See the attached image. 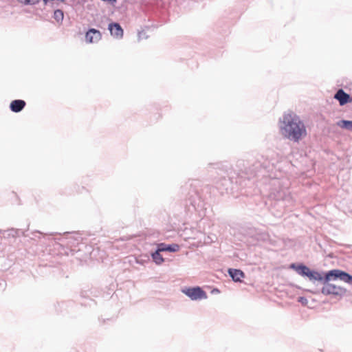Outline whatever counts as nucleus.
Wrapping results in <instances>:
<instances>
[{
  "label": "nucleus",
  "mask_w": 352,
  "mask_h": 352,
  "mask_svg": "<svg viewBox=\"0 0 352 352\" xmlns=\"http://www.w3.org/2000/svg\"><path fill=\"white\" fill-rule=\"evenodd\" d=\"M109 30L110 31L111 34L116 38H121L123 36V29L121 25L118 23H111L109 24L108 27Z\"/></svg>",
  "instance_id": "nucleus-6"
},
{
  "label": "nucleus",
  "mask_w": 352,
  "mask_h": 352,
  "mask_svg": "<svg viewBox=\"0 0 352 352\" xmlns=\"http://www.w3.org/2000/svg\"><path fill=\"white\" fill-rule=\"evenodd\" d=\"M20 3L25 5H34L38 2V0H18Z\"/></svg>",
  "instance_id": "nucleus-17"
},
{
  "label": "nucleus",
  "mask_w": 352,
  "mask_h": 352,
  "mask_svg": "<svg viewBox=\"0 0 352 352\" xmlns=\"http://www.w3.org/2000/svg\"><path fill=\"white\" fill-rule=\"evenodd\" d=\"M285 196V192H278L277 195H274V198L277 200H281L284 199V197Z\"/></svg>",
  "instance_id": "nucleus-18"
},
{
  "label": "nucleus",
  "mask_w": 352,
  "mask_h": 352,
  "mask_svg": "<svg viewBox=\"0 0 352 352\" xmlns=\"http://www.w3.org/2000/svg\"><path fill=\"white\" fill-rule=\"evenodd\" d=\"M291 269L294 270L297 274L302 276H307L309 268L302 263H292L289 266Z\"/></svg>",
  "instance_id": "nucleus-8"
},
{
  "label": "nucleus",
  "mask_w": 352,
  "mask_h": 352,
  "mask_svg": "<svg viewBox=\"0 0 352 352\" xmlns=\"http://www.w3.org/2000/svg\"><path fill=\"white\" fill-rule=\"evenodd\" d=\"M25 102L23 100H14L10 104V109L12 112L19 113L25 107Z\"/></svg>",
  "instance_id": "nucleus-9"
},
{
  "label": "nucleus",
  "mask_w": 352,
  "mask_h": 352,
  "mask_svg": "<svg viewBox=\"0 0 352 352\" xmlns=\"http://www.w3.org/2000/svg\"><path fill=\"white\" fill-rule=\"evenodd\" d=\"M161 252L162 251L159 250V248H157L154 252L151 253V257L157 265H160L164 262V258L160 254Z\"/></svg>",
  "instance_id": "nucleus-14"
},
{
  "label": "nucleus",
  "mask_w": 352,
  "mask_h": 352,
  "mask_svg": "<svg viewBox=\"0 0 352 352\" xmlns=\"http://www.w3.org/2000/svg\"><path fill=\"white\" fill-rule=\"evenodd\" d=\"M64 17V13L63 11L60 9H57L54 10V19L58 22H62Z\"/></svg>",
  "instance_id": "nucleus-15"
},
{
  "label": "nucleus",
  "mask_w": 352,
  "mask_h": 352,
  "mask_svg": "<svg viewBox=\"0 0 352 352\" xmlns=\"http://www.w3.org/2000/svg\"><path fill=\"white\" fill-rule=\"evenodd\" d=\"M322 287L321 293L325 296L334 295V296H344L346 289L341 286L336 285L330 283L329 282L322 281Z\"/></svg>",
  "instance_id": "nucleus-3"
},
{
  "label": "nucleus",
  "mask_w": 352,
  "mask_h": 352,
  "mask_svg": "<svg viewBox=\"0 0 352 352\" xmlns=\"http://www.w3.org/2000/svg\"><path fill=\"white\" fill-rule=\"evenodd\" d=\"M182 292L192 300H199L208 298L206 292L199 286L188 287L183 289Z\"/></svg>",
  "instance_id": "nucleus-4"
},
{
  "label": "nucleus",
  "mask_w": 352,
  "mask_h": 352,
  "mask_svg": "<svg viewBox=\"0 0 352 352\" xmlns=\"http://www.w3.org/2000/svg\"><path fill=\"white\" fill-rule=\"evenodd\" d=\"M8 232H9L8 235L9 236L11 235L13 237L19 236V232H21L24 235V232H21L20 230L11 229V230H9Z\"/></svg>",
  "instance_id": "nucleus-16"
},
{
  "label": "nucleus",
  "mask_w": 352,
  "mask_h": 352,
  "mask_svg": "<svg viewBox=\"0 0 352 352\" xmlns=\"http://www.w3.org/2000/svg\"><path fill=\"white\" fill-rule=\"evenodd\" d=\"M280 129L283 135L294 142L307 134L304 123L293 113H285L280 119Z\"/></svg>",
  "instance_id": "nucleus-1"
},
{
  "label": "nucleus",
  "mask_w": 352,
  "mask_h": 352,
  "mask_svg": "<svg viewBox=\"0 0 352 352\" xmlns=\"http://www.w3.org/2000/svg\"><path fill=\"white\" fill-rule=\"evenodd\" d=\"M138 38L140 40L142 38H147L148 36L146 35V33L144 31H142L138 33Z\"/></svg>",
  "instance_id": "nucleus-19"
},
{
  "label": "nucleus",
  "mask_w": 352,
  "mask_h": 352,
  "mask_svg": "<svg viewBox=\"0 0 352 352\" xmlns=\"http://www.w3.org/2000/svg\"><path fill=\"white\" fill-rule=\"evenodd\" d=\"M340 280L346 283L352 285V276L349 273L340 270H331L324 273L323 281Z\"/></svg>",
  "instance_id": "nucleus-2"
},
{
  "label": "nucleus",
  "mask_w": 352,
  "mask_h": 352,
  "mask_svg": "<svg viewBox=\"0 0 352 352\" xmlns=\"http://www.w3.org/2000/svg\"><path fill=\"white\" fill-rule=\"evenodd\" d=\"M102 1H107L109 2V3L113 5L116 1L117 0H102Z\"/></svg>",
  "instance_id": "nucleus-22"
},
{
  "label": "nucleus",
  "mask_w": 352,
  "mask_h": 352,
  "mask_svg": "<svg viewBox=\"0 0 352 352\" xmlns=\"http://www.w3.org/2000/svg\"><path fill=\"white\" fill-rule=\"evenodd\" d=\"M298 302H301L302 305H306L307 303V299L305 297H300Z\"/></svg>",
  "instance_id": "nucleus-20"
},
{
  "label": "nucleus",
  "mask_w": 352,
  "mask_h": 352,
  "mask_svg": "<svg viewBox=\"0 0 352 352\" xmlns=\"http://www.w3.org/2000/svg\"><path fill=\"white\" fill-rule=\"evenodd\" d=\"M159 250L162 252H176L179 250V245L176 243L166 245L165 243H160L158 245Z\"/></svg>",
  "instance_id": "nucleus-11"
},
{
  "label": "nucleus",
  "mask_w": 352,
  "mask_h": 352,
  "mask_svg": "<svg viewBox=\"0 0 352 352\" xmlns=\"http://www.w3.org/2000/svg\"><path fill=\"white\" fill-rule=\"evenodd\" d=\"M228 272L234 282H241V278L245 277L244 272L241 270L230 268Z\"/></svg>",
  "instance_id": "nucleus-10"
},
{
  "label": "nucleus",
  "mask_w": 352,
  "mask_h": 352,
  "mask_svg": "<svg viewBox=\"0 0 352 352\" xmlns=\"http://www.w3.org/2000/svg\"><path fill=\"white\" fill-rule=\"evenodd\" d=\"M101 38V33L94 28L89 29L85 35L86 41L88 43H96Z\"/></svg>",
  "instance_id": "nucleus-7"
},
{
  "label": "nucleus",
  "mask_w": 352,
  "mask_h": 352,
  "mask_svg": "<svg viewBox=\"0 0 352 352\" xmlns=\"http://www.w3.org/2000/svg\"><path fill=\"white\" fill-rule=\"evenodd\" d=\"M224 168H225V171L228 173V175H229L230 170H231V168L229 167L228 165H225Z\"/></svg>",
  "instance_id": "nucleus-21"
},
{
  "label": "nucleus",
  "mask_w": 352,
  "mask_h": 352,
  "mask_svg": "<svg viewBox=\"0 0 352 352\" xmlns=\"http://www.w3.org/2000/svg\"><path fill=\"white\" fill-rule=\"evenodd\" d=\"M336 125L341 129L352 131V120H340L336 122Z\"/></svg>",
  "instance_id": "nucleus-13"
},
{
  "label": "nucleus",
  "mask_w": 352,
  "mask_h": 352,
  "mask_svg": "<svg viewBox=\"0 0 352 352\" xmlns=\"http://www.w3.org/2000/svg\"><path fill=\"white\" fill-rule=\"evenodd\" d=\"M351 102H352V95L351 96Z\"/></svg>",
  "instance_id": "nucleus-23"
},
{
  "label": "nucleus",
  "mask_w": 352,
  "mask_h": 352,
  "mask_svg": "<svg viewBox=\"0 0 352 352\" xmlns=\"http://www.w3.org/2000/svg\"><path fill=\"white\" fill-rule=\"evenodd\" d=\"M306 277L311 281L318 280L320 283L323 281L324 278V276L321 273L311 270H309Z\"/></svg>",
  "instance_id": "nucleus-12"
},
{
  "label": "nucleus",
  "mask_w": 352,
  "mask_h": 352,
  "mask_svg": "<svg viewBox=\"0 0 352 352\" xmlns=\"http://www.w3.org/2000/svg\"><path fill=\"white\" fill-rule=\"evenodd\" d=\"M334 98L338 100L340 106H344L351 102V96L346 94L342 89H339L334 95Z\"/></svg>",
  "instance_id": "nucleus-5"
}]
</instances>
